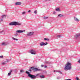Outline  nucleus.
I'll use <instances>...</instances> for the list:
<instances>
[{"label": "nucleus", "instance_id": "26", "mask_svg": "<svg viewBox=\"0 0 80 80\" xmlns=\"http://www.w3.org/2000/svg\"><path fill=\"white\" fill-rule=\"evenodd\" d=\"M43 18H44V19H47V18H48V17H44Z\"/></svg>", "mask_w": 80, "mask_h": 80}, {"label": "nucleus", "instance_id": "13", "mask_svg": "<svg viewBox=\"0 0 80 80\" xmlns=\"http://www.w3.org/2000/svg\"><path fill=\"white\" fill-rule=\"evenodd\" d=\"M12 71H13V70L12 69H11L9 73H8V76H10V75H11V73L12 72Z\"/></svg>", "mask_w": 80, "mask_h": 80}, {"label": "nucleus", "instance_id": "8", "mask_svg": "<svg viewBox=\"0 0 80 80\" xmlns=\"http://www.w3.org/2000/svg\"><path fill=\"white\" fill-rule=\"evenodd\" d=\"M8 44V43L7 42H3L2 43V45L3 46H6V45H7Z\"/></svg>", "mask_w": 80, "mask_h": 80}, {"label": "nucleus", "instance_id": "31", "mask_svg": "<svg viewBox=\"0 0 80 80\" xmlns=\"http://www.w3.org/2000/svg\"><path fill=\"white\" fill-rule=\"evenodd\" d=\"M46 63H48V64H50V62H47Z\"/></svg>", "mask_w": 80, "mask_h": 80}, {"label": "nucleus", "instance_id": "22", "mask_svg": "<svg viewBox=\"0 0 80 80\" xmlns=\"http://www.w3.org/2000/svg\"><path fill=\"white\" fill-rule=\"evenodd\" d=\"M43 44H44V45H47L48 44V42H45L44 43L43 42Z\"/></svg>", "mask_w": 80, "mask_h": 80}, {"label": "nucleus", "instance_id": "9", "mask_svg": "<svg viewBox=\"0 0 80 80\" xmlns=\"http://www.w3.org/2000/svg\"><path fill=\"white\" fill-rule=\"evenodd\" d=\"M80 36V34H77L74 37L76 39H77L78 37H79Z\"/></svg>", "mask_w": 80, "mask_h": 80}, {"label": "nucleus", "instance_id": "5", "mask_svg": "<svg viewBox=\"0 0 80 80\" xmlns=\"http://www.w3.org/2000/svg\"><path fill=\"white\" fill-rule=\"evenodd\" d=\"M30 53H31V54L35 55L36 54V51L33 49H32L30 51Z\"/></svg>", "mask_w": 80, "mask_h": 80}, {"label": "nucleus", "instance_id": "3", "mask_svg": "<svg viewBox=\"0 0 80 80\" xmlns=\"http://www.w3.org/2000/svg\"><path fill=\"white\" fill-rule=\"evenodd\" d=\"M9 25H14V26H16V25H21V23L15 21L9 23Z\"/></svg>", "mask_w": 80, "mask_h": 80}, {"label": "nucleus", "instance_id": "11", "mask_svg": "<svg viewBox=\"0 0 80 80\" xmlns=\"http://www.w3.org/2000/svg\"><path fill=\"white\" fill-rule=\"evenodd\" d=\"M16 32L18 33H22L23 32V31L22 30H17L16 31Z\"/></svg>", "mask_w": 80, "mask_h": 80}, {"label": "nucleus", "instance_id": "14", "mask_svg": "<svg viewBox=\"0 0 80 80\" xmlns=\"http://www.w3.org/2000/svg\"><path fill=\"white\" fill-rule=\"evenodd\" d=\"M40 77L41 78H45V76L44 75H42L40 76L39 75V77Z\"/></svg>", "mask_w": 80, "mask_h": 80}, {"label": "nucleus", "instance_id": "19", "mask_svg": "<svg viewBox=\"0 0 80 80\" xmlns=\"http://www.w3.org/2000/svg\"><path fill=\"white\" fill-rule=\"evenodd\" d=\"M6 15H2L1 17V18H4V17H6Z\"/></svg>", "mask_w": 80, "mask_h": 80}, {"label": "nucleus", "instance_id": "1", "mask_svg": "<svg viewBox=\"0 0 80 80\" xmlns=\"http://www.w3.org/2000/svg\"><path fill=\"white\" fill-rule=\"evenodd\" d=\"M26 73L28 74V77H30V78L32 79H36V78H39L40 77V74H37L35 76V75L30 74V72L28 71H26Z\"/></svg>", "mask_w": 80, "mask_h": 80}, {"label": "nucleus", "instance_id": "6", "mask_svg": "<svg viewBox=\"0 0 80 80\" xmlns=\"http://www.w3.org/2000/svg\"><path fill=\"white\" fill-rule=\"evenodd\" d=\"M9 62V60L8 59H6V61H5L3 62L2 63V65H5L6 64H7L8 62Z\"/></svg>", "mask_w": 80, "mask_h": 80}, {"label": "nucleus", "instance_id": "30", "mask_svg": "<svg viewBox=\"0 0 80 80\" xmlns=\"http://www.w3.org/2000/svg\"><path fill=\"white\" fill-rule=\"evenodd\" d=\"M55 13H56V12H55V11H53V14H55Z\"/></svg>", "mask_w": 80, "mask_h": 80}, {"label": "nucleus", "instance_id": "37", "mask_svg": "<svg viewBox=\"0 0 80 80\" xmlns=\"http://www.w3.org/2000/svg\"><path fill=\"white\" fill-rule=\"evenodd\" d=\"M0 21H1V22H2L3 19L2 18L0 20Z\"/></svg>", "mask_w": 80, "mask_h": 80}, {"label": "nucleus", "instance_id": "32", "mask_svg": "<svg viewBox=\"0 0 80 80\" xmlns=\"http://www.w3.org/2000/svg\"><path fill=\"white\" fill-rule=\"evenodd\" d=\"M41 67H44V65H41Z\"/></svg>", "mask_w": 80, "mask_h": 80}, {"label": "nucleus", "instance_id": "24", "mask_svg": "<svg viewBox=\"0 0 80 80\" xmlns=\"http://www.w3.org/2000/svg\"><path fill=\"white\" fill-rule=\"evenodd\" d=\"M18 36V34L17 33H16L14 34V36H15V37H17Z\"/></svg>", "mask_w": 80, "mask_h": 80}, {"label": "nucleus", "instance_id": "2", "mask_svg": "<svg viewBox=\"0 0 80 80\" xmlns=\"http://www.w3.org/2000/svg\"><path fill=\"white\" fill-rule=\"evenodd\" d=\"M72 65L71 63L68 62L65 65V67L64 68V70L67 71L68 70H71V65Z\"/></svg>", "mask_w": 80, "mask_h": 80}, {"label": "nucleus", "instance_id": "12", "mask_svg": "<svg viewBox=\"0 0 80 80\" xmlns=\"http://www.w3.org/2000/svg\"><path fill=\"white\" fill-rule=\"evenodd\" d=\"M74 20H75V21H76V22H79V20L78 19L75 17H74Z\"/></svg>", "mask_w": 80, "mask_h": 80}, {"label": "nucleus", "instance_id": "39", "mask_svg": "<svg viewBox=\"0 0 80 80\" xmlns=\"http://www.w3.org/2000/svg\"><path fill=\"white\" fill-rule=\"evenodd\" d=\"M78 62L79 63H80V59L79 60Z\"/></svg>", "mask_w": 80, "mask_h": 80}, {"label": "nucleus", "instance_id": "4", "mask_svg": "<svg viewBox=\"0 0 80 80\" xmlns=\"http://www.w3.org/2000/svg\"><path fill=\"white\" fill-rule=\"evenodd\" d=\"M30 68H32V70H33L34 72H37V71H40L41 70V69H38L37 68H34L32 67Z\"/></svg>", "mask_w": 80, "mask_h": 80}, {"label": "nucleus", "instance_id": "29", "mask_svg": "<svg viewBox=\"0 0 80 80\" xmlns=\"http://www.w3.org/2000/svg\"><path fill=\"white\" fill-rule=\"evenodd\" d=\"M57 79H60V77H57Z\"/></svg>", "mask_w": 80, "mask_h": 80}, {"label": "nucleus", "instance_id": "18", "mask_svg": "<svg viewBox=\"0 0 80 80\" xmlns=\"http://www.w3.org/2000/svg\"><path fill=\"white\" fill-rule=\"evenodd\" d=\"M56 72H58V73H60L61 74H62V72L59 70H57V71H56Z\"/></svg>", "mask_w": 80, "mask_h": 80}, {"label": "nucleus", "instance_id": "21", "mask_svg": "<svg viewBox=\"0 0 80 80\" xmlns=\"http://www.w3.org/2000/svg\"><path fill=\"white\" fill-rule=\"evenodd\" d=\"M26 13V12H25V11L22 12V15H25Z\"/></svg>", "mask_w": 80, "mask_h": 80}, {"label": "nucleus", "instance_id": "33", "mask_svg": "<svg viewBox=\"0 0 80 80\" xmlns=\"http://www.w3.org/2000/svg\"><path fill=\"white\" fill-rule=\"evenodd\" d=\"M47 67V66L45 65L44 66V68H46Z\"/></svg>", "mask_w": 80, "mask_h": 80}, {"label": "nucleus", "instance_id": "17", "mask_svg": "<svg viewBox=\"0 0 80 80\" xmlns=\"http://www.w3.org/2000/svg\"><path fill=\"white\" fill-rule=\"evenodd\" d=\"M40 46H43V45H44V44H43V42H41L40 44Z\"/></svg>", "mask_w": 80, "mask_h": 80}, {"label": "nucleus", "instance_id": "38", "mask_svg": "<svg viewBox=\"0 0 80 80\" xmlns=\"http://www.w3.org/2000/svg\"><path fill=\"white\" fill-rule=\"evenodd\" d=\"M3 57L2 56H0V58H3Z\"/></svg>", "mask_w": 80, "mask_h": 80}, {"label": "nucleus", "instance_id": "40", "mask_svg": "<svg viewBox=\"0 0 80 80\" xmlns=\"http://www.w3.org/2000/svg\"><path fill=\"white\" fill-rule=\"evenodd\" d=\"M15 40H16V41H18V39L15 38Z\"/></svg>", "mask_w": 80, "mask_h": 80}, {"label": "nucleus", "instance_id": "35", "mask_svg": "<svg viewBox=\"0 0 80 80\" xmlns=\"http://www.w3.org/2000/svg\"><path fill=\"white\" fill-rule=\"evenodd\" d=\"M29 71L30 72H32V70H31V69H30L29 70Z\"/></svg>", "mask_w": 80, "mask_h": 80}, {"label": "nucleus", "instance_id": "10", "mask_svg": "<svg viewBox=\"0 0 80 80\" xmlns=\"http://www.w3.org/2000/svg\"><path fill=\"white\" fill-rule=\"evenodd\" d=\"M22 4V2H17L15 3L16 5H20Z\"/></svg>", "mask_w": 80, "mask_h": 80}, {"label": "nucleus", "instance_id": "15", "mask_svg": "<svg viewBox=\"0 0 80 80\" xmlns=\"http://www.w3.org/2000/svg\"><path fill=\"white\" fill-rule=\"evenodd\" d=\"M58 16L60 17H63V15L62 14H59L58 15Z\"/></svg>", "mask_w": 80, "mask_h": 80}, {"label": "nucleus", "instance_id": "7", "mask_svg": "<svg viewBox=\"0 0 80 80\" xmlns=\"http://www.w3.org/2000/svg\"><path fill=\"white\" fill-rule=\"evenodd\" d=\"M33 35V32H29L27 34L28 36H31V35Z\"/></svg>", "mask_w": 80, "mask_h": 80}, {"label": "nucleus", "instance_id": "23", "mask_svg": "<svg viewBox=\"0 0 80 80\" xmlns=\"http://www.w3.org/2000/svg\"><path fill=\"white\" fill-rule=\"evenodd\" d=\"M24 72V71L23 69H22L20 71V72H21V73H22V72Z\"/></svg>", "mask_w": 80, "mask_h": 80}, {"label": "nucleus", "instance_id": "20", "mask_svg": "<svg viewBox=\"0 0 80 80\" xmlns=\"http://www.w3.org/2000/svg\"><path fill=\"white\" fill-rule=\"evenodd\" d=\"M44 40H46V41H49V40H50V39H48V38H44Z\"/></svg>", "mask_w": 80, "mask_h": 80}, {"label": "nucleus", "instance_id": "16", "mask_svg": "<svg viewBox=\"0 0 80 80\" xmlns=\"http://www.w3.org/2000/svg\"><path fill=\"white\" fill-rule=\"evenodd\" d=\"M56 11L58 12H60V9L59 8H57L56 9Z\"/></svg>", "mask_w": 80, "mask_h": 80}, {"label": "nucleus", "instance_id": "42", "mask_svg": "<svg viewBox=\"0 0 80 80\" xmlns=\"http://www.w3.org/2000/svg\"><path fill=\"white\" fill-rule=\"evenodd\" d=\"M12 39H13V40H15V38L13 37L12 38Z\"/></svg>", "mask_w": 80, "mask_h": 80}, {"label": "nucleus", "instance_id": "34", "mask_svg": "<svg viewBox=\"0 0 80 80\" xmlns=\"http://www.w3.org/2000/svg\"><path fill=\"white\" fill-rule=\"evenodd\" d=\"M3 31H2L0 32V33H3Z\"/></svg>", "mask_w": 80, "mask_h": 80}, {"label": "nucleus", "instance_id": "28", "mask_svg": "<svg viewBox=\"0 0 80 80\" xmlns=\"http://www.w3.org/2000/svg\"><path fill=\"white\" fill-rule=\"evenodd\" d=\"M34 13L35 14H37V10H35L34 12Z\"/></svg>", "mask_w": 80, "mask_h": 80}, {"label": "nucleus", "instance_id": "25", "mask_svg": "<svg viewBox=\"0 0 80 80\" xmlns=\"http://www.w3.org/2000/svg\"><path fill=\"white\" fill-rule=\"evenodd\" d=\"M76 80H79V78L78 77H76Z\"/></svg>", "mask_w": 80, "mask_h": 80}, {"label": "nucleus", "instance_id": "36", "mask_svg": "<svg viewBox=\"0 0 80 80\" xmlns=\"http://www.w3.org/2000/svg\"><path fill=\"white\" fill-rule=\"evenodd\" d=\"M31 11L30 10H28V13H30V12Z\"/></svg>", "mask_w": 80, "mask_h": 80}, {"label": "nucleus", "instance_id": "41", "mask_svg": "<svg viewBox=\"0 0 80 80\" xmlns=\"http://www.w3.org/2000/svg\"><path fill=\"white\" fill-rule=\"evenodd\" d=\"M57 70H56V71L54 70V72H57Z\"/></svg>", "mask_w": 80, "mask_h": 80}, {"label": "nucleus", "instance_id": "27", "mask_svg": "<svg viewBox=\"0 0 80 80\" xmlns=\"http://www.w3.org/2000/svg\"><path fill=\"white\" fill-rule=\"evenodd\" d=\"M57 37L58 38H60V37H61V36H60V35H58L57 36Z\"/></svg>", "mask_w": 80, "mask_h": 80}]
</instances>
